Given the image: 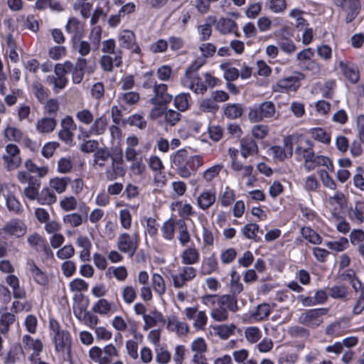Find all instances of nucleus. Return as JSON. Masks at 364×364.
<instances>
[{"label":"nucleus","instance_id":"1","mask_svg":"<svg viewBox=\"0 0 364 364\" xmlns=\"http://www.w3.org/2000/svg\"><path fill=\"white\" fill-rule=\"evenodd\" d=\"M202 302L211 309L210 317L218 322L228 319V309L232 312H236L239 309L236 297L231 294L205 295L202 298Z\"/></svg>","mask_w":364,"mask_h":364},{"label":"nucleus","instance_id":"2","mask_svg":"<svg viewBox=\"0 0 364 364\" xmlns=\"http://www.w3.org/2000/svg\"><path fill=\"white\" fill-rule=\"evenodd\" d=\"M61 64L66 74H72V81L74 84L80 83L83 80L85 73H92L96 68L95 59L92 58L78 57L75 65L69 60Z\"/></svg>","mask_w":364,"mask_h":364},{"label":"nucleus","instance_id":"3","mask_svg":"<svg viewBox=\"0 0 364 364\" xmlns=\"http://www.w3.org/2000/svg\"><path fill=\"white\" fill-rule=\"evenodd\" d=\"M197 63L198 62H196L186 70L184 76L181 78V84L196 94H203L207 90V86L201 81L196 70L204 63V60H202L198 65Z\"/></svg>","mask_w":364,"mask_h":364},{"label":"nucleus","instance_id":"4","mask_svg":"<svg viewBox=\"0 0 364 364\" xmlns=\"http://www.w3.org/2000/svg\"><path fill=\"white\" fill-rule=\"evenodd\" d=\"M276 107L272 101H264L259 104H255L248 113L249 119L252 122H259L265 119L275 117Z\"/></svg>","mask_w":364,"mask_h":364},{"label":"nucleus","instance_id":"5","mask_svg":"<svg viewBox=\"0 0 364 364\" xmlns=\"http://www.w3.org/2000/svg\"><path fill=\"white\" fill-rule=\"evenodd\" d=\"M118 356V350L112 344H108L103 348L94 346L89 350L90 358L98 364H110L113 358Z\"/></svg>","mask_w":364,"mask_h":364},{"label":"nucleus","instance_id":"6","mask_svg":"<svg viewBox=\"0 0 364 364\" xmlns=\"http://www.w3.org/2000/svg\"><path fill=\"white\" fill-rule=\"evenodd\" d=\"M4 166L8 171L18 169L22 164L21 150L14 144H8L5 146V152L2 155Z\"/></svg>","mask_w":364,"mask_h":364},{"label":"nucleus","instance_id":"7","mask_svg":"<svg viewBox=\"0 0 364 364\" xmlns=\"http://www.w3.org/2000/svg\"><path fill=\"white\" fill-rule=\"evenodd\" d=\"M328 313L326 308L311 309L306 310L299 317V322L309 328H315L319 326L323 316Z\"/></svg>","mask_w":364,"mask_h":364},{"label":"nucleus","instance_id":"8","mask_svg":"<svg viewBox=\"0 0 364 364\" xmlns=\"http://www.w3.org/2000/svg\"><path fill=\"white\" fill-rule=\"evenodd\" d=\"M90 125V127L87 130L81 126L78 127L79 134L77 137L79 139L104 134L107 129L108 120L105 115H102L94 119Z\"/></svg>","mask_w":364,"mask_h":364},{"label":"nucleus","instance_id":"9","mask_svg":"<svg viewBox=\"0 0 364 364\" xmlns=\"http://www.w3.org/2000/svg\"><path fill=\"white\" fill-rule=\"evenodd\" d=\"M139 241L138 232L132 235L128 233L120 234L117 239V246L119 251L127 254L132 257L136 252Z\"/></svg>","mask_w":364,"mask_h":364},{"label":"nucleus","instance_id":"10","mask_svg":"<svg viewBox=\"0 0 364 364\" xmlns=\"http://www.w3.org/2000/svg\"><path fill=\"white\" fill-rule=\"evenodd\" d=\"M188 153L185 149L178 150L172 156V164L176 167L177 173L182 178H187L191 176Z\"/></svg>","mask_w":364,"mask_h":364},{"label":"nucleus","instance_id":"11","mask_svg":"<svg viewBox=\"0 0 364 364\" xmlns=\"http://www.w3.org/2000/svg\"><path fill=\"white\" fill-rule=\"evenodd\" d=\"M148 165L154 172V181L156 186L163 187L166 183V176L161 159L158 156L152 155L148 159Z\"/></svg>","mask_w":364,"mask_h":364},{"label":"nucleus","instance_id":"12","mask_svg":"<svg viewBox=\"0 0 364 364\" xmlns=\"http://www.w3.org/2000/svg\"><path fill=\"white\" fill-rule=\"evenodd\" d=\"M197 274L196 268L191 266H184L178 269V272L171 275L173 287L176 289L182 288L186 283L193 280Z\"/></svg>","mask_w":364,"mask_h":364},{"label":"nucleus","instance_id":"13","mask_svg":"<svg viewBox=\"0 0 364 364\" xmlns=\"http://www.w3.org/2000/svg\"><path fill=\"white\" fill-rule=\"evenodd\" d=\"M4 198L9 211L16 214L21 211L22 205L16 196V186L14 184H4Z\"/></svg>","mask_w":364,"mask_h":364},{"label":"nucleus","instance_id":"14","mask_svg":"<svg viewBox=\"0 0 364 364\" xmlns=\"http://www.w3.org/2000/svg\"><path fill=\"white\" fill-rule=\"evenodd\" d=\"M60 129L58 132L59 139L68 144L73 142L74 132L77 129V125L71 116H66L61 119Z\"/></svg>","mask_w":364,"mask_h":364},{"label":"nucleus","instance_id":"15","mask_svg":"<svg viewBox=\"0 0 364 364\" xmlns=\"http://www.w3.org/2000/svg\"><path fill=\"white\" fill-rule=\"evenodd\" d=\"M55 75H49L47 77V82L48 84L53 85V91L58 92L60 90L64 89L68 82L66 77L65 72L61 63H57L54 68Z\"/></svg>","mask_w":364,"mask_h":364},{"label":"nucleus","instance_id":"16","mask_svg":"<svg viewBox=\"0 0 364 364\" xmlns=\"http://www.w3.org/2000/svg\"><path fill=\"white\" fill-rule=\"evenodd\" d=\"M304 78L301 73H295L292 75L279 80L277 83L276 91L289 92L296 91L300 84L299 82Z\"/></svg>","mask_w":364,"mask_h":364},{"label":"nucleus","instance_id":"17","mask_svg":"<svg viewBox=\"0 0 364 364\" xmlns=\"http://www.w3.org/2000/svg\"><path fill=\"white\" fill-rule=\"evenodd\" d=\"M53 341L55 345V350L59 353L66 352L68 360L71 359V336L68 331H65L58 334L53 335Z\"/></svg>","mask_w":364,"mask_h":364},{"label":"nucleus","instance_id":"18","mask_svg":"<svg viewBox=\"0 0 364 364\" xmlns=\"http://www.w3.org/2000/svg\"><path fill=\"white\" fill-rule=\"evenodd\" d=\"M2 230L11 237L18 238L26 233L27 226L22 220L13 218L5 224Z\"/></svg>","mask_w":364,"mask_h":364},{"label":"nucleus","instance_id":"19","mask_svg":"<svg viewBox=\"0 0 364 364\" xmlns=\"http://www.w3.org/2000/svg\"><path fill=\"white\" fill-rule=\"evenodd\" d=\"M124 173L125 169L123 166L122 154L120 151L118 156L114 155L112 157L111 168L106 170L105 175L107 180L113 181L119 176H123Z\"/></svg>","mask_w":364,"mask_h":364},{"label":"nucleus","instance_id":"20","mask_svg":"<svg viewBox=\"0 0 364 364\" xmlns=\"http://www.w3.org/2000/svg\"><path fill=\"white\" fill-rule=\"evenodd\" d=\"M122 64V51L119 50L115 55H102L100 59V67L105 72H112L114 67L119 68Z\"/></svg>","mask_w":364,"mask_h":364},{"label":"nucleus","instance_id":"21","mask_svg":"<svg viewBox=\"0 0 364 364\" xmlns=\"http://www.w3.org/2000/svg\"><path fill=\"white\" fill-rule=\"evenodd\" d=\"M216 201V193L213 189L203 190L196 198V205L199 209L205 211Z\"/></svg>","mask_w":364,"mask_h":364},{"label":"nucleus","instance_id":"22","mask_svg":"<svg viewBox=\"0 0 364 364\" xmlns=\"http://www.w3.org/2000/svg\"><path fill=\"white\" fill-rule=\"evenodd\" d=\"M284 147L280 146H274L270 148V154L277 160L282 161L286 159L290 158L293 153V146L291 140L286 138L284 140Z\"/></svg>","mask_w":364,"mask_h":364},{"label":"nucleus","instance_id":"23","mask_svg":"<svg viewBox=\"0 0 364 364\" xmlns=\"http://www.w3.org/2000/svg\"><path fill=\"white\" fill-rule=\"evenodd\" d=\"M23 348L26 351L33 350L30 356L31 361L38 360V355L43 350V344L39 339H33L29 335H25L22 338Z\"/></svg>","mask_w":364,"mask_h":364},{"label":"nucleus","instance_id":"24","mask_svg":"<svg viewBox=\"0 0 364 364\" xmlns=\"http://www.w3.org/2000/svg\"><path fill=\"white\" fill-rule=\"evenodd\" d=\"M349 321L348 318H343L328 324L325 329L328 336L338 337L348 332Z\"/></svg>","mask_w":364,"mask_h":364},{"label":"nucleus","instance_id":"25","mask_svg":"<svg viewBox=\"0 0 364 364\" xmlns=\"http://www.w3.org/2000/svg\"><path fill=\"white\" fill-rule=\"evenodd\" d=\"M76 245L80 248L79 252V259L82 262H87L90 260L91 249L92 247V242L85 235H80L75 241Z\"/></svg>","mask_w":364,"mask_h":364},{"label":"nucleus","instance_id":"26","mask_svg":"<svg viewBox=\"0 0 364 364\" xmlns=\"http://www.w3.org/2000/svg\"><path fill=\"white\" fill-rule=\"evenodd\" d=\"M319 166H325L330 171H333V166L328 157L322 155H314L307 163H304L306 171H311Z\"/></svg>","mask_w":364,"mask_h":364},{"label":"nucleus","instance_id":"27","mask_svg":"<svg viewBox=\"0 0 364 364\" xmlns=\"http://www.w3.org/2000/svg\"><path fill=\"white\" fill-rule=\"evenodd\" d=\"M167 85L161 83L155 85L154 96L151 98L153 104L166 105L172 100V95L167 92Z\"/></svg>","mask_w":364,"mask_h":364},{"label":"nucleus","instance_id":"28","mask_svg":"<svg viewBox=\"0 0 364 364\" xmlns=\"http://www.w3.org/2000/svg\"><path fill=\"white\" fill-rule=\"evenodd\" d=\"M56 125L57 121L54 117H43L36 121V130L38 134H47L53 132Z\"/></svg>","mask_w":364,"mask_h":364},{"label":"nucleus","instance_id":"29","mask_svg":"<svg viewBox=\"0 0 364 364\" xmlns=\"http://www.w3.org/2000/svg\"><path fill=\"white\" fill-rule=\"evenodd\" d=\"M6 284L12 289V294L15 299H21L26 296V292L23 287L20 286L18 278L14 274H9L6 277Z\"/></svg>","mask_w":364,"mask_h":364},{"label":"nucleus","instance_id":"30","mask_svg":"<svg viewBox=\"0 0 364 364\" xmlns=\"http://www.w3.org/2000/svg\"><path fill=\"white\" fill-rule=\"evenodd\" d=\"M338 66L343 74L345 78L350 83L355 84L359 80V73L358 68L351 64L341 60Z\"/></svg>","mask_w":364,"mask_h":364},{"label":"nucleus","instance_id":"31","mask_svg":"<svg viewBox=\"0 0 364 364\" xmlns=\"http://www.w3.org/2000/svg\"><path fill=\"white\" fill-rule=\"evenodd\" d=\"M167 329L183 336L188 331V326L186 322L179 321L176 316H171L167 319Z\"/></svg>","mask_w":364,"mask_h":364},{"label":"nucleus","instance_id":"32","mask_svg":"<svg viewBox=\"0 0 364 364\" xmlns=\"http://www.w3.org/2000/svg\"><path fill=\"white\" fill-rule=\"evenodd\" d=\"M140 100V95L137 92L124 91L117 96V101L122 107L134 106Z\"/></svg>","mask_w":364,"mask_h":364},{"label":"nucleus","instance_id":"33","mask_svg":"<svg viewBox=\"0 0 364 364\" xmlns=\"http://www.w3.org/2000/svg\"><path fill=\"white\" fill-rule=\"evenodd\" d=\"M181 257L183 264L191 266L199 262L200 254L194 247H189L182 252Z\"/></svg>","mask_w":364,"mask_h":364},{"label":"nucleus","instance_id":"34","mask_svg":"<svg viewBox=\"0 0 364 364\" xmlns=\"http://www.w3.org/2000/svg\"><path fill=\"white\" fill-rule=\"evenodd\" d=\"M72 47L81 58L87 56L92 50L91 43L87 41L80 39V37L72 38Z\"/></svg>","mask_w":364,"mask_h":364},{"label":"nucleus","instance_id":"35","mask_svg":"<svg viewBox=\"0 0 364 364\" xmlns=\"http://www.w3.org/2000/svg\"><path fill=\"white\" fill-rule=\"evenodd\" d=\"M4 137L9 141L20 142L24 138V134L21 129L8 124L4 130Z\"/></svg>","mask_w":364,"mask_h":364},{"label":"nucleus","instance_id":"36","mask_svg":"<svg viewBox=\"0 0 364 364\" xmlns=\"http://www.w3.org/2000/svg\"><path fill=\"white\" fill-rule=\"evenodd\" d=\"M215 28L222 34L235 33L237 23L231 18H221L217 22Z\"/></svg>","mask_w":364,"mask_h":364},{"label":"nucleus","instance_id":"37","mask_svg":"<svg viewBox=\"0 0 364 364\" xmlns=\"http://www.w3.org/2000/svg\"><path fill=\"white\" fill-rule=\"evenodd\" d=\"M28 272L34 281L40 285H46L48 278L46 274L33 261L28 262Z\"/></svg>","mask_w":364,"mask_h":364},{"label":"nucleus","instance_id":"38","mask_svg":"<svg viewBox=\"0 0 364 364\" xmlns=\"http://www.w3.org/2000/svg\"><path fill=\"white\" fill-rule=\"evenodd\" d=\"M218 269V260L215 255L204 257L202 263L200 272L203 275L210 274L217 272Z\"/></svg>","mask_w":364,"mask_h":364},{"label":"nucleus","instance_id":"39","mask_svg":"<svg viewBox=\"0 0 364 364\" xmlns=\"http://www.w3.org/2000/svg\"><path fill=\"white\" fill-rule=\"evenodd\" d=\"M349 237L352 245L358 246L359 255L364 257V231L354 229L350 232Z\"/></svg>","mask_w":364,"mask_h":364},{"label":"nucleus","instance_id":"40","mask_svg":"<svg viewBox=\"0 0 364 364\" xmlns=\"http://www.w3.org/2000/svg\"><path fill=\"white\" fill-rule=\"evenodd\" d=\"M240 152L244 158L258 152L257 143L252 139H242L240 141Z\"/></svg>","mask_w":364,"mask_h":364},{"label":"nucleus","instance_id":"41","mask_svg":"<svg viewBox=\"0 0 364 364\" xmlns=\"http://www.w3.org/2000/svg\"><path fill=\"white\" fill-rule=\"evenodd\" d=\"M350 219L356 224L364 222V201H358L348 213Z\"/></svg>","mask_w":364,"mask_h":364},{"label":"nucleus","instance_id":"42","mask_svg":"<svg viewBox=\"0 0 364 364\" xmlns=\"http://www.w3.org/2000/svg\"><path fill=\"white\" fill-rule=\"evenodd\" d=\"M271 313V307L267 304H262L258 305L256 309L251 313L250 318L259 322L266 319Z\"/></svg>","mask_w":364,"mask_h":364},{"label":"nucleus","instance_id":"43","mask_svg":"<svg viewBox=\"0 0 364 364\" xmlns=\"http://www.w3.org/2000/svg\"><path fill=\"white\" fill-rule=\"evenodd\" d=\"M176 220L173 218L166 220L161 228V235L167 241H171L174 238Z\"/></svg>","mask_w":364,"mask_h":364},{"label":"nucleus","instance_id":"44","mask_svg":"<svg viewBox=\"0 0 364 364\" xmlns=\"http://www.w3.org/2000/svg\"><path fill=\"white\" fill-rule=\"evenodd\" d=\"M328 294L336 299L348 300L350 298L349 290L343 285H335L328 288Z\"/></svg>","mask_w":364,"mask_h":364},{"label":"nucleus","instance_id":"45","mask_svg":"<svg viewBox=\"0 0 364 364\" xmlns=\"http://www.w3.org/2000/svg\"><path fill=\"white\" fill-rule=\"evenodd\" d=\"M57 200V196L53 191L48 187H44L39 192L38 203L41 205H52Z\"/></svg>","mask_w":364,"mask_h":364},{"label":"nucleus","instance_id":"46","mask_svg":"<svg viewBox=\"0 0 364 364\" xmlns=\"http://www.w3.org/2000/svg\"><path fill=\"white\" fill-rule=\"evenodd\" d=\"M311 137L318 142L328 145L331 143V133L321 127H314L309 130Z\"/></svg>","mask_w":364,"mask_h":364},{"label":"nucleus","instance_id":"47","mask_svg":"<svg viewBox=\"0 0 364 364\" xmlns=\"http://www.w3.org/2000/svg\"><path fill=\"white\" fill-rule=\"evenodd\" d=\"M66 32L72 35V38L80 37L82 31L80 21L75 17L70 18L65 26Z\"/></svg>","mask_w":364,"mask_h":364},{"label":"nucleus","instance_id":"48","mask_svg":"<svg viewBox=\"0 0 364 364\" xmlns=\"http://www.w3.org/2000/svg\"><path fill=\"white\" fill-rule=\"evenodd\" d=\"M151 280L154 292L158 296H162L166 291V285L162 276L157 273H153Z\"/></svg>","mask_w":364,"mask_h":364},{"label":"nucleus","instance_id":"49","mask_svg":"<svg viewBox=\"0 0 364 364\" xmlns=\"http://www.w3.org/2000/svg\"><path fill=\"white\" fill-rule=\"evenodd\" d=\"M305 143L306 147L299 145L295 148V154L302 156L304 163H307L315 155V153L313 150V143L309 139L306 140Z\"/></svg>","mask_w":364,"mask_h":364},{"label":"nucleus","instance_id":"50","mask_svg":"<svg viewBox=\"0 0 364 364\" xmlns=\"http://www.w3.org/2000/svg\"><path fill=\"white\" fill-rule=\"evenodd\" d=\"M93 157L94 164L100 167H102L109 159L112 160V157H113V156H112L107 149L100 148L95 151Z\"/></svg>","mask_w":364,"mask_h":364},{"label":"nucleus","instance_id":"51","mask_svg":"<svg viewBox=\"0 0 364 364\" xmlns=\"http://www.w3.org/2000/svg\"><path fill=\"white\" fill-rule=\"evenodd\" d=\"M112 304L105 299H100L92 306V311L101 316L107 315L112 310Z\"/></svg>","mask_w":364,"mask_h":364},{"label":"nucleus","instance_id":"52","mask_svg":"<svg viewBox=\"0 0 364 364\" xmlns=\"http://www.w3.org/2000/svg\"><path fill=\"white\" fill-rule=\"evenodd\" d=\"M244 335L249 343L255 344L262 338V332L257 326H249L245 328Z\"/></svg>","mask_w":364,"mask_h":364},{"label":"nucleus","instance_id":"53","mask_svg":"<svg viewBox=\"0 0 364 364\" xmlns=\"http://www.w3.org/2000/svg\"><path fill=\"white\" fill-rule=\"evenodd\" d=\"M304 11L299 9H294L289 12V17L295 21L294 26L298 31H302V29L309 26L307 21L303 17Z\"/></svg>","mask_w":364,"mask_h":364},{"label":"nucleus","instance_id":"54","mask_svg":"<svg viewBox=\"0 0 364 364\" xmlns=\"http://www.w3.org/2000/svg\"><path fill=\"white\" fill-rule=\"evenodd\" d=\"M339 278L341 281L349 282L355 291L361 288L362 284L355 277V272L352 269L346 270L340 274Z\"/></svg>","mask_w":364,"mask_h":364},{"label":"nucleus","instance_id":"55","mask_svg":"<svg viewBox=\"0 0 364 364\" xmlns=\"http://www.w3.org/2000/svg\"><path fill=\"white\" fill-rule=\"evenodd\" d=\"M191 99L189 93H180L174 97V106L178 111L185 112L189 107V101Z\"/></svg>","mask_w":364,"mask_h":364},{"label":"nucleus","instance_id":"56","mask_svg":"<svg viewBox=\"0 0 364 364\" xmlns=\"http://www.w3.org/2000/svg\"><path fill=\"white\" fill-rule=\"evenodd\" d=\"M40 185L41 182L39 180H32L31 181V183L28 184V186L24 188V196L31 200H38Z\"/></svg>","mask_w":364,"mask_h":364},{"label":"nucleus","instance_id":"57","mask_svg":"<svg viewBox=\"0 0 364 364\" xmlns=\"http://www.w3.org/2000/svg\"><path fill=\"white\" fill-rule=\"evenodd\" d=\"M70 181V178L68 177H63V178H54L53 179H50L49 184L50 188L53 190L56 191L58 193L60 194L65 192L66 190V188L68 185V183Z\"/></svg>","mask_w":364,"mask_h":364},{"label":"nucleus","instance_id":"58","mask_svg":"<svg viewBox=\"0 0 364 364\" xmlns=\"http://www.w3.org/2000/svg\"><path fill=\"white\" fill-rule=\"evenodd\" d=\"M135 41L134 33L129 30H124L120 32L119 35V43L121 47L129 48L132 46Z\"/></svg>","mask_w":364,"mask_h":364},{"label":"nucleus","instance_id":"59","mask_svg":"<svg viewBox=\"0 0 364 364\" xmlns=\"http://www.w3.org/2000/svg\"><path fill=\"white\" fill-rule=\"evenodd\" d=\"M6 43L9 49V56L11 62L16 63L18 61V54L16 51V41L13 35L9 33L6 36Z\"/></svg>","mask_w":364,"mask_h":364},{"label":"nucleus","instance_id":"60","mask_svg":"<svg viewBox=\"0 0 364 364\" xmlns=\"http://www.w3.org/2000/svg\"><path fill=\"white\" fill-rule=\"evenodd\" d=\"M171 358V353L166 347L157 346L155 348V360L159 364H167Z\"/></svg>","mask_w":364,"mask_h":364},{"label":"nucleus","instance_id":"61","mask_svg":"<svg viewBox=\"0 0 364 364\" xmlns=\"http://www.w3.org/2000/svg\"><path fill=\"white\" fill-rule=\"evenodd\" d=\"M277 43L280 49L287 54L293 53L296 49L293 41L285 36L279 37L277 40Z\"/></svg>","mask_w":364,"mask_h":364},{"label":"nucleus","instance_id":"62","mask_svg":"<svg viewBox=\"0 0 364 364\" xmlns=\"http://www.w3.org/2000/svg\"><path fill=\"white\" fill-rule=\"evenodd\" d=\"M259 225L256 223H248L241 230L243 235L249 240L258 242L260 238L257 237V233L259 231Z\"/></svg>","mask_w":364,"mask_h":364},{"label":"nucleus","instance_id":"63","mask_svg":"<svg viewBox=\"0 0 364 364\" xmlns=\"http://www.w3.org/2000/svg\"><path fill=\"white\" fill-rule=\"evenodd\" d=\"M63 222L67 227L77 228L82 224L83 219L80 214L73 213L64 215L63 218Z\"/></svg>","mask_w":364,"mask_h":364},{"label":"nucleus","instance_id":"64","mask_svg":"<svg viewBox=\"0 0 364 364\" xmlns=\"http://www.w3.org/2000/svg\"><path fill=\"white\" fill-rule=\"evenodd\" d=\"M27 242L29 246L36 252L40 250L47 242L46 240L38 233L34 232L27 237Z\"/></svg>","mask_w":364,"mask_h":364}]
</instances>
